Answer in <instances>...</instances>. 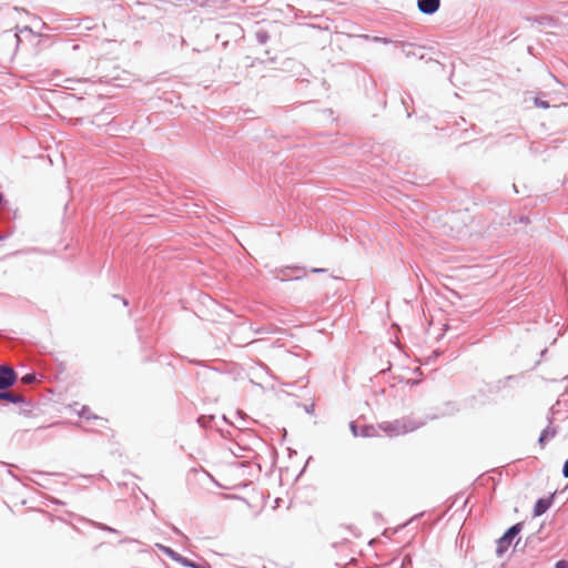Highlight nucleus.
<instances>
[{
  "label": "nucleus",
  "mask_w": 568,
  "mask_h": 568,
  "mask_svg": "<svg viewBox=\"0 0 568 568\" xmlns=\"http://www.w3.org/2000/svg\"><path fill=\"white\" fill-rule=\"evenodd\" d=\"M523 525L520 523L510 527L504 536L498 540L497 554L501 556L509 548L513 539L520 532Z\"/></svg>",
  "instance_id": "obj_1"
},
{
  "label": "nucleus",
  "mask_w": 568,
  "mask_h": 568,
  "mask_svg": "<svg viewBox=\"0 0 568 568\" xmlns=\"http://www.w3.org/2000/svg\"><path fill=\"white\" fill-rule=\"evenodd\" d=\"M17 374L13 368L0 365V389H6L14 384Z\"/></svg>",
  "instance_id": "obj_2"
},
{
  "label": "nucleus",
  "mask_w": 568,
  "mask_h": 568,
  "mask_svg": "<svg viewBox=\"0 0 568 568\" xmlns=\"http://www.w3.org/2000/svg\"><path fill=\"white\" fill-rule=\"evenodd\" d=\"M234 458L252 460L256 458V454L248 447H242L240 444H235L234 448H230Z\"/></svg>",
  "instance_id": "obj_3"
},
{
  "label": "nucleus",
  "mask_w": 568,
  "mask_h": 568,
  "mask_svg": "<svg viewBox=\"0 0 568 568\" xmlns=\"http://www.w3.org/2000/svg\"><path fill=\"white\" fill-rule=\"evenodd\" d=\"M440 0H418V9L426 14L436 12L439 8Z\"/></svg>",
  "instance_id": "obj_4"
},
{
  "label": "nucleus",
  "mask_w": 568,
  "mask_h": 568,
  "mask_svg": "<svg viewBox=\"0 0 568 568\" xmlns=\"http://www.w3.org/2000/svg\"><path fill=\"white\" fill-rule=\"evenodd\" d=\"M551 503L552 497L538 499L534 508V515L541 516L545 514L550 508Z\"/></svg>",
  "instance_id": "obj_5"
},
{
  "label": "nucleus",
  "mask_w": 568,
  "mask_h": 568,
  "mask_svg": "<svg viewBox=\"0 0 568 568\" xmlns=\"http://www.w3.org/2000/svg\"><path fill=\"white\" fill-rule=\"evenodd\" d=\"M556 435V430L552 427H547L542 430L540 437H539V444L541 447L545 445V443L551 438H554Z\"/></svg>",
  "instance_id": "obj_6"
},
{
  "label": "nucleus",
  "mask_w": 568,
  "mask_h": 568,
  "mask_svg": "<svg viewBox=\"0 0 568 568\" xmlns=\"http://www.w3.org/2000/svg\"><path fill=\"white\" fill-rule=\"evenodd\" d=\"M0 399H6L12 403L22 402V397L20 395H14L9 392L0 393Z\"/></svg>",
  "instance_id": "obj_7"
},
{
  "label": "nucleus",
  "mask_w": 568,
  "mask_h": 568,
  "mask_svg": "<svg viewBox=\"0 0 568 568\" xmlns=\"http://www.w3.org/2000/svg\"><path fill=\"white\" fill-rule=\"evenodd\" d=\"M36 381V375L34 374H27L24 375L22 378H21V382L23 384H31Z\"/></svg>",
  "instance_id": "obj_8"
},
{
  "label": "nucleus",
  "mask_w": 568,
  "mask_h": 568,
  "mask_svg": "<svg viewBox=\"0 0 568 568\" xmlns=\"http://www.w3.org/2000/svg\"><path fill=\"white\" fill-rule=\"evenodd\" d=\"M394 430H396V434L400 433H407L408 429L405 427V425H400L398 422L394 424Z\"/></svg>",
  "instance_id": "obj_9"
},
{
  "label": "nucleus",
  "mask_w": 568,
  "mask_h": 568,
  "mask_svg": "<svg viewBox=\"0 0 568 568\" xmlns=\"http://www.w3.org/2000/svg\"><path fill=\"white\" fill-rule=\"evenodd\" d=\"M567 567H568V565L565 561H558L556 565V568H567Z\"/></svg>",
  "instance_id": "obj_10"
},
{
  "label": "nucleus",
  "mask_w": 568,
  "mask_h": 568,
  "mask_svg": "<svg viewBox=\"0 0 568 568\" xmlns=\"http://www.w3.org/2000/svg\"><path fill=\"white\" fill-rule=\"evenodd\" d=\"M562 471H564L565 477H568V464H565Z\"/></svg>",
  "instance_id": "obj_11"
},
{
  "label": "nucleus",
  "mask_w": 568,
  "mask_h": 568,
  "mask_svg": "<svg viewBox=\"0 0 568 568\" xmlns=\"http://www.w3.org/2000/svg\"><path fill=\"white\" fill-rule=\"evenodd\" d=\"M540 105L544 108H548V104L546 102H541Z\"/></svg>",
  "instance_id": "obj_12"
},
{
  "label": "nucleus",
  "mask_w": 568,
  "mask_h": 568,
  "mask_svg": "<svg viewBox=\"0 0 568 568\" xmlns=\"http://www.w3.org/2000/svg\"><path fill=\"white\" fill-rule=\"evenodd\" d=\"M566 462H568V459Z\"/></svg>",
  "instance_id": "obj_13"
}]
</instances>
